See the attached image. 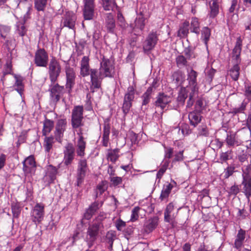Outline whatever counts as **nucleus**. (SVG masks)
Returning <instances> with one entry per match:
<instances>
[{"label": "nucleus", "mask_w": 251, "mask_h": 251, "mask_svg": "<svg viewBox=\"0 0 251 251\" xmlns=\"http://www.w3.org/2000/svg\"><path fill=\"white\" fill-rule=\"evenodd\" d=\"M243 40L241 36L238 37L231 52V63L233 67L229 70V75L231 78L237 81L240 75L239 65L241 62V53L242 49Z\"/></svg>", "instance_id": "nucleus-1"}, {"label": "nucleus", "mask_w": 251, "mask_h": 251, "mask_svg": "<svg viewBox=\"0 0 251 251\" xmlns=\"http://www.w3.org/2000/svg\"><path fill=\"white\" fill-rule=\"evenodd\" d=\"M103 228V223L98 219H95L89 225L87 229L85 241L89 248L94 245L97 240L102 234Z\"/></svg>", "instance_id": "nucleus-2"}, {"label": "nucleus", "mask_w": 251, "mask_h": 251, "mask_svg": "<svg viewBox=\"0 0 251 251\" xmlns=\"http://www.w3.org/2000/svg\"><path fill=\"white\" fill-rule=\"evenodd\" d=\"M48 65L50 80L51 84H54L62 72L61 63L55 57H53L50 59Z\"/></svg>", "instance_id": "nucleus-3"}, {"label": "nucleus", "mask_w": 251, "mask_h": 251, "mask_svg": "<svg viewBox=\"0 0 251 251\" xmlns=\"http://www.w3.org/2000/svg\"><path fill=\"white\" fill-rule=\"evenodd\" d=\"M135 89L132 86H130L127 88V91L124 96L122 106V111L125 116L129 112L132 105V101L135 98Z\"/></svg>", "instance_id": "nucleus-4"}, {"label": "nucleus", "mask_w": 251, "mask_h": 251, "mask_svg": "<svg viewBox=\"0 0 251 251\" xmlns=\"http://www.w3.org/2000/svg\"><path fill=\"white\" fill-rule=\"evenodd\" d=\"M34 64L39 67H46L49 64V55L44 48H38L34 54Z\"/></svg>", "instance_id": "nucleus-5"}, {"label": "nucleus", "mask_w": 251, "mask_h": 251, "mask_svg": "<svg viewBox=\"0 0 251 251\" xmlns=\"http://www.w3.org/2000/svg\"><path fill=\"white\" fill-rule=\"evenodd\" d=\"M77 20L76 15L72 11H68L62 17L60 26L61 28L67 27L74 31L75 30V24Z\"/></svg>", "instance_id": "nucleus-6"}, {"label": "nucleus", "mask_w": 251, "mask_h": 251, "mask_svg": "<svg viewBox=\"0 0 251 251\" xmlns=\"http://www.w3.org/2000/svg\"><path fill=\"white\" fill-rule=\"evenodd\" d=\"M83 17L85 20H91L95 16V0H83Z\"/></svg>", "instance_id": "nucleus-7"}, {"label": "nucleus", "mask_w": 251, "mask_h": 251, "mask_svg": "<svg viewBox=\"0 0 251 251\" xmlns=\"http://www.w3.org/2000/svg\"><path fill=\"white\" fill-rule=\"evenodd\" d=\"M88 169V166L87 160L85 158L80 159L78 162L76 170L77 186L80 185L83 183Z\"/></svg>", "instance_id": "nucleus-8"}, {"label": "nucleus", "mask_w": 251, "mask_h": 251, "mask_svg": "<svg viewBox=\"0 0 251 251\" xmlns=\"http://www.w3.org/2000/svg\"><path fill=\"white\" fill-rule=\"evenodd\" d=\"M158 36L157 31L152 30L149 33L143 43V48L145 52L150 51L154 49L158 40Z\"/></svg>", "instance_id": "nucleus-9"}, {"label": "nucleus", "mask_w": 251, "mask_h": 251, "mask_svg": "<svg viewBox=\"0 0 251 251\" xmlns=\"http://www.w3.org/2000/svg\"><path fill=\"white\" fill-rule=\"evenodd\" d=\"M63 163L66 166L71 165L75 158V148L71 143H67L63 150Z\"/></svg>", "instance_id": "nucleus-10"}, {"label": "nucleus", "mask_w": 251, "mask_h": 251, "mask_svg": "<svg viewBox=\"0 0 251 251\" xmlns=\"http://www.w3.org/2000/svg\"><path fill=\"white\" fill-rule=\"evenodd\" d=\"M65 71L66 77L65 87L68 93H70L75 84L76 74L74 68H72L69 64H67L65 66Z\"/></svg>", "instance_id": "nucleus-11"}, {"label": "nucleus", "mask_w": 251, "mask_h": 251, "mask_svg": "<svg viewBox=\"0 0 251 251\" xmlns=\"http://www.w3.org/2000/svg\"><path fill=\"white\" fill-rule=\"evenodd\" d=\"M114 66L112 62L105 56H103L100 62L99 68L100 74H102L104 77H112V71L114 70Z\"/></svg>", "instance_id": "nucleus-12"}, {"label": "nucleus", "mask_w": 251, "mask_h": 251, "mask_svg": "<svg viewBox=\"0 0 251 251\" xmlns=\"http://www.w3.org/2000/svg\"><path fill=\"white\" fill-rule=\"evenodd\" d=\"M67 125V121L65 118L58 119L56 122L54 135L55 140L59 143H61L62 141Z\"/></svg>", "instance_id": "nucleus-13"}, {"label": "nucleus", "mask_w": 251, "mask_h": 251, "mask_svg": "<svg viewBox=\"0 0 251 251\" xmlns=\"http://www.w3.org/2000/svg\"><path fill=\"white\" fill-rule=\"evenodd\" d=\"M100 73V70L98 71L97 69H91L89 71L90 81L95 89H99L101 87L102 81L104 78L102 74Z\"/></svg>", "instance_id": "nucleus-14"}, {"label": "nucleus", "mask_w": 251, "mask_h": 251, "mask_svg": "<svg viewBox=\"0 0 251 251\" xmlns=\"http://www.w3.org/2000/svg\"><path fill=\"white\" fill-rule=\"evenodd\" d=\"M84 109L82 105L74 106L71 115V125L78 126L83 122Z\"/></svg>", "instance_id": "nucleus-15"}, {"label": "nucleus", "mask_w": 251, "mask_h": 251, "mask_svg": "<svg viewBox=\"0 0 251 251\" xmlns=\"http://www.w3.org/2000/svg\"><path fill=\"white\" fill-rule=\"evenodd\" d=\"M164 214L165 222L170 223L173 226H174L176 224L175 219L177 215V211L175 212L174 204L173 202H170L167 205Z\"/></svg>", "instance_id": "nucleus-16"}, {"label": "nucleus", "mask_w": 251, "mask_h": 251, "mask_svg": "<svg viewBox=\"0 0 251 251\" xmlns=\"http://www.w3.org/2000/svg\"><path fill=\"white\" fill-rule=\"evenodd\" d=\"M171 101L172 98L170 96L164 93L160 92L156 97V100L154 101V104L156 107L160 108L163 111Z\"/></svg>", "instance_id": "nucleus-17"}, {"label": "nucleus", "mask_w": 251, "mask_h": 251, "mask_svg": "<svg viewBox=\"0 0 251 251\" xmlns=\"http://www.w3.org/2000/svg\"><path fill=\"white\" fill-rule=\"evenodd\" d=\"M44 204L42 203H37L34 206L32 217L33 221L34 222H40L44 218Z\"/></svg>", "instance_id": "nucleus-18"}, {"label": "nucleus", "mask_w": 251, "mask_h": 251, "mask_svg": "<svg viewBox=\"0 0 251 251\" xmlns=\"http://www.w3.org/2000/svg\"><path fill=\"white\" fill-rule=\"evenodd\" d=\"M222 0H210L209 1V12L208 15L211 19H214L219 14L222 6Z\"/></svg>", "instance_id": "nucleus-19"}, {"label": "nucleus", "mask_w": 251, "mask_h": 251, "mask_svg": "<svg viewBox=\"0 0 251 251\" xmlns=\"http://www.w3.org/2000/svg\"><path fill=\"white\" fill-rule=\"evenodd\" d=\"M52 85L53 86L50 89V96L52 100L57 102L63 94L64 87L60 86L58 83H54Z\"/></svg>", "instance_id": "nucleus-20"}, {"label": "nucleus", "mask_w": 251, "mask_h": 251, "mask_svg": "<svg viewBox=\"0 0 251 251\" xmlns=\"http://www.w3.org/2000/svg\"><path fill=\"white\" fill-rule=\"evenodd\" d=\"M187 80L189 82V86L187 87L188 90L190 89L193 92H198V87L197 86V77L198 74L193 69H191L188 72Z\"/></svg>", "instance_id": "nucleus-21"}, {"label": "nucleus", "mask_w": 251, "mask_h": 251, "mask_svg": "<svg viewBox=\"0 0 251 251\" xmlns=\"http://www.w3.org/2000/svg\"><path fill=\"white\" fill-rule=\"evenodd\" d=\"M23 170L25 173L27 174L34 171L36 168V162L34 157L30 155L27 157L23 162Z\"/></svg>", "instance_id": "nucleus-22"}, {"label": "nucleus", "mask_w": 251, "mask_h": 251, "mask_svg": "<svg viewBox=\"0 0 251 251\" xmlns=\"http://www.w3.org/2000/svg\"><path fill=\"white\" fill-rule=\"evenodd\" d=\"M158 225V219L156 217L151 218L144 224L143 230L144 233L149 234L156 228Z\"/></svg>", "instance_id": "nucleus-23"}, {"label": "nucleus", "mask_w": 251, "mask_h": 251, "mask_svg": "<svg viewBox=\"0 0 251 251\" xmlns=\"http://www.w3.org/2000/svg\"><path fill=\"white\" fill-rule=\"evenodd\" d=\"M100 208V203L98 201H95L92 203L85 210L83 215V219L89 220Z\"/></svg>", "instance_id": "nucleus-24"}, {"label": "nucleus", "mask_w": 251, "mask_h": 251, "mask_svg": "<svg viewBox=\"0 0 251 251\" xmlns=\"http://www.w3.org/2000/svg\"><path fill=\"white\" fill-rule=\"evenodd\" d=\"M90 59L87 56H84L80 61V75L83 77L89 75L90 71L89 65Z\"/></svg>", "instance_id": "nucleus-25"}, {"label": "nucleus", "mask_w": 251, "mask_h": 251, "mask_svg": "<svg viewBox=\"0 0 251 251\" xmlns=\"http://www.w3.org/2000/svg\"><path fill=\"white\" fill-rule=\"evenodd\" d=\"M110 128L111 127L109 123L104 124L101 142L102 146L104 147H107L109 144Z\"/></svg>", "instance_id": "nucleus-26"}, {"label": "nucleus", "mask_w": 251, "mask_h": 251, "mask_svg": "<svg viewBox=\"0 0 251 251\" xmlns=\"http://www.w3.org/2000/svg\"><path fill=\"white\" fill-rule=\"evenodd\" d=\"M201 112L194 110L190 112L188 114V119L190 122V124L196 127L201 120Z\"/></svg>", "instance_id": "nucleus-27"}, {"label": "nucleus", "mask_w": 251, "mask_h": 251, "mask_svg": "<svg viewBox=\"0 0 251 251\" xmlns=\"http://www.w3.org/2000/svg\"><path fill=\"white\" fill-rule=\"evenodd\" d=\"M86 142L84 137H78L76 143V153L78 156L83 157L85 154Z\"/></svg>", "instance_id": "nucleus-28"}, {"label": "nucleus", "mask_w": 251, "mask_h": 251, "mask_svg": "<svg viewBox=\"0 0 251 251\" xmlns=\"http://www.w3.org/2000/svg\"><path fill=\"white\" fill-rule=\"evenodd\" d=\"M105 25L108 32L111 33H114L116 27L115 21L113 15L111 13L106 14Z\"/></svg>", "instance_id": "nucleus-29"}, {"label": "nucleus", "mask_w": 251, "mask_h": 251, "mask_svg": "<svg viewBox=\"0 0 251 251\" xmlns=\"http://www.w3.org/2000/svg\"><path fill=\"white\" fill-rule=\"evenodd\" d=\"M14 77L15 79V82L13 85L14 89L22 96L24 90V84L23 83V78L17 75H14Z\"/></svg>", "instance_id": "nucleus-30"}, {"label": "nucleus", "mask_w": 251, "mask_h": 251, "mask_svg": "<svg viewBox=\"0 0 251 251\" xmlns=\"http://www.w3.org/2000/svg\"><path fill=\"white\" fill-rule=\"evenodd\" d=\"M145 26V18L143 15L141 13L135 19L134 21V25L133 29L136 31L137 29L141 31L143 30Z\"/></svg>", "instance_id": "nucleus-31"}, {"label": "nucleus", "mask_w": 251, "mask_h": 251, "mask_svg": "<svg viewBox=\"0 0 251 251\" xmlns=\"http://www.w3.org/2000/svg\"><path fill=\"white\" fill-rule=\"evenodd\" d=\"M187 89V88L185 87H181L180 89L176 99L178 105L183 106L184 104L185 100L188 97Z\"/></svg>", "instance_id": "nucleus-32"}, {"label": "nucleus", "mask_w": 251, "mask_h": 251, "mask_svg": "<svg viewBox=\"0 0 251 251\" xmlns=\"http://www.w3.org/2000/svg\"><path fill=\"white\" fill-rule=\"evenodd\" d=\"M190 23L188 21H184L180 26L177 32V36L180 38H185L189 34V26Z\"/></svg>", "instance_id": "nucleus-33"}, {"label": "nucleus", "mask_w": 251, "mask_h": 251, "mask_svg": "<svg viewBox=\"0 0 251 251\" xmlns=\"http://www.w3.org/2000/svg\"><path fill=\"white\" fill-rule=\"evenodd\" d=\"M54 126L53 121L45 118L43 122V128L42 129V135L46 136L52 130Z\"/></svg>", "instance_id": "nucleus-34"}, {"label": "nucleus", "mask_w": 251, "mask_h": 251, "mask_svg": "<svg viewBox=\"0 0 251 251\" xmlns=\"http://www.w3.org/2000/svg\"><path fill=\"white\" fill-rule=\"evenodd\" d=\"M173 188V185L171 184L167 183L164 185L163 189L161 191L159 199L163 201L166 199H167L171 193V192Z\"/></svg>", "instance_id": "nucleus-35"}, {"label": "nucleus", "mask_w": 251, "mask_h": 251, "mask_svg": "<svg viewBox=\"0 0 251 251\" xmlns=\"http://www.w3.org/2000/svg\"><path fill=\"white\" fill-rule=\"evenodd\" d=\"M73 129L76 132L78 137H84V134H86L88 131V127H84V123L82 122L78 126L71 125Z\"/></svg>", "instance_id": "nucleus-36"}, {"label": "nucleus", "mask_w": 251, "mask_h": 251, "mask_svg": "<svg viewBox=\"0 0 251 251\" xmlns=\"http://www.w3.org/2000/svg\"><path fill=\"white\" fill-rule=\"evenodd\" d=\"M102 5L105 11H113L114 8L119 9L116 0H101Z\"/></svg>", "instance_id": "nucleus-37"}, {"label": "nucleus", "mask_w": 251, "mask_h": 251, "mask_svg": "<svg viewBox=\"0 0 251 251\" xmlns=\"http://www.w3.org/2000/svg\"><path fill=\"white\" fill-rule=\"evenodd\" d=\"M120 149L116 148L115 149L108 150V151L107 154V159L108 160L110 161L113 163H115L119 157Z\"/></svg>", "instance_id": "nucleus-38"}, {"label": "nucleus", "mask_w": 251, "mask_h": 251, "mask_svg": "<svg viewBox=\"0 0 251 251\" xmlns=\"http://www.w3.org/2000/svg\"><path fill=\"white\" fill-rule=\"evenodd\" d=\"M54 139L55 137L52 136H45L44 140L43 147L46 152H50L52 149L53 145L55 143Z\"/></svg>", "instance_id": "nucleus-39"}, {"label": "nucleus", "mask_w": 251, "mask_h": 251, "mask_svg": "<svg viewBox=\"0 0 251 251\" xmlns=\"http://www.w3.org/2000/svg\"><path fill=\"white\" fill-rule=\"evenodd\" d=\"M153 91H152V87H149L146 91L141 96L142 100V106H146L148 105L151 100Z\"/></svg>", "instance_id": "nucleus-40"}, {"label": "nucleus", "mask_w": 251, "mask_h": 251, "mask_svg": "<svg viewBox=\"0 0 251 251\" xmlns=\"http://www.w3.org/2000/svg\"><path fill=\"white\" fill-rule=\"evenodd\" d=\"M211 36V30L207 26L202 27L201 30V39L203 41L206 48H208V42Z\"/></svg>", "instance_id": "nucleus-41"}, {"label": "nucleus", "mask_w": 251, "mask_h": 251, "mask_svg": "<svg viewBox=\"0 0 251 251\" xmlns=\"http://www.w3.org/2000/svg\"><path fill=\"white\" fill-rule=\"evenodd\" d=\"M190 29L191 32L194 33L197 35L200 34V23L197 18L193 17L192 18Z\"/></svg>", "instance_id": "nucleus-42"}, {"label": "nucleus", "mask_w": 251, "mask_h": 251, "mask_svg": "<svg viewBox=\"0 0 251 251\" xmlns=\"http://www.w3.org/2000/svg\"><path fill=\"white\" fill-rule=\"evenodd\" d=\"M226 141L229 147L238 146L240 145L236 139V134L231 132H230V134H227Z\"/></svg>", "instance_id": "nucleus-43"}, {"label": "nucleus", "mask_w": 251, "mask_h": 251, "mask_svg": "<svg viewBox=\"0 0 251 251\" xmlns=\"http://www.w3.org/2000/svg\"><path fill=\"white\" fill-rule=\"evenodd\" d=\"M107 189V182L101 181L97 186L96 189V199L101 195Z\"/></svg>", "instance_id": "nucleus-44"}, {"label": "nucleus", "mask_w": 251, "mask_h": 251, "mask_svg": "<svg viewBox=\"0 0 251 251\" xmlns=\"http://www.w3.org/2000/svg\"><path fill=\"white\" fill-rule=\"evenodd\" d=\"M187 58L183 55H179L176 58V66L180 69L183 68L188 66Z\"/></svg>", "instance_id": "nucleus-45"}, {"label": "nucleus", "mask_w": 251, "mask_h": 251, "mask_svg": "<svg viewBox=\"0 0 251 251\" xmlns=\"http://www.w3.org/2000/svg\"><path fill=\"white\" fill-rule=\"evenodd\" d=\"M242 184L244 185L243 190L245 195L248 199L251 196V178L248 180L244 179Z\"/></svg>", "instance_id": "nucleus-46"}, {"label": "nucleus", "mask_w": 251, "mask_h": 251, "mask_svg": "<svg viewBox=\"0 0 251 251\" xmlns=\"http://www.w3.org/2000/svg\"><path fill=\"white\" fill-rule=\"evenodd\" d=\"M27 29L25 25V22H19L16 25V32L19 36L23 37L26 34Z\"/></svg>", "instance_id": "nucleus-47"}, {"label": "nucleus", "mask_w": 251, "mask_h": 251, "mask_svg": "<svg viewBox=\"0 0 251 251\" xmlns=\"http://www.w3.org/2000/svg\"><path fill=\"white\" fill-rule=\"evenodd\" d=\"M47 3L48 0H34V8L38 11H44Z\"/></svg>", "instance_id": "nucleus-48"}, {"label": "nucleus", "mask_w": 251, "mask_h": 251, "mask_svg": "<svg viewBox=\"0 0 251 251\" xmlns=\"http://www.w3.org/2000/svg\"><path fill=\"white\" fill-rule=\"evenodd\" d=\"M11 210L14 218H18L21 211V207L19 202H13L11 203Z\"/></svg>", "instance_id": "nucleus-49"}, {"label": "nucleus", "mask_w": 251, "mask_h": 251, "mask_svg": "<svg viewBox=\"0 0 251 251\" xmlns=\"http://www.w3.org/2000/svg\"><path fill=\"white\" fill-rule=\"evenodd\" d=\"M247 102L243 101L239 107H234L231 109L230 113L233 115H236L239 113H243L246 109Z\"/></svg>", "instance_id": "nucleus-50"}, {"label": "nucleus", "mask_w": 251, "mask_h": 251, "mask_svg": "<svg viewBox=\"0 0 251 251\" xmlns=\"http://www.w3.org/2000/svg\"><path fill=\"white\" fill-rule=\"evenodd\" d=\"M48 173L49 176L51 180H53L56 178V176L58 173V168L52 166V165H50L48 167Z\"/></svg>", "instance_id": "nucleus-51"}, {"label": "nucleus", "mask_w": 251, "mask_h": 251, "mask_svg": "<svg viewBox=\"0 0 251 251\" xmlns=\"http://www.w3.org/2000/svg\"><path fill=\"white\" fill-rule=\"evenodd\" d=\"M170 163V161L166 160L164 161L163 164L162 165L161 167L159 169L156 174V177L158 179H160L166 171L167 170L169 165Z\"/></svg>", "instance_id": "nucleus-52"}, {"label": "nucleus", "mask_w": 251, "mask_h": 251, "mask_svg": "<svg viewBox=\"0 0 251 251\" xmlns=\"http://www.w3.org/2000/svg\"><path fill=\"white\" fill-rule=\"evenodd\" d=\"M184 151H180L177 152H175L174 158L172 160V163L175 164L177 162L182 161L184 159L183 155Z\"/></svg>", "instance_id": "nucleus-53"}, {"label": "nucleus", "mask_w": 251, "mask_h": 251, "mask_svg": "<svg viewBox=\"0 0 251 251\" xmlns=\"http://www.w3.org/2000/svg\"><path fill=\"white\" fill-rule=\"evenodd\" d=\"M12 64L11 60H7L4 66L3 75H6L12 73Z\"/></svg>", "instance_id": "nucleus-54"}, {"label": "nucleus", "mask_w": 251, "mask_h": 251, "mask_svg": "<svg viewBox=\"0 0 251 251\" xmlns=\"http://www.w3.org/2000/svg\"><path fill=\"white\" fill-rule=\"evenodd\" d=\"M116 238L115 232L112 230L108 231L105 236V241L107 244H113Z\"/></svg>", "instance_id": "nucleus-55"}, {"label": "nucleus", "mask_w": 251, "mask_h": 251, "mask_svg": "<svg viewBox=\"0 0 251 251\" xmlns=\"http://www.w3.org/2000/svg\"><path fill=\"white\" fill-rule=\"evenodd\" d=\"M164 153L165 161H170V159L172 158L173 156V154L174 153V149L171 147L165 148Z\"/></svg>", "instance_id": "nucleus-56"}, {"label": "nucleus", "mask_w": 251, "mask_h": 251, "mask_svg": "<svg viewBox=\"0 0 251 251\" xmlns=\"http://www.w3.org/2000/svg\"><path fill=\"white\" fill-rule=\"evenodd\" d=\"M235 168L234 166H228L225 169L224 172V177L225 178H228L230 176H232L234 172Z\"/></svg>", "instance_id": "nucleus-57"}, {"label": "nucleus", "mask_w": 251, "mask_h": 251, "mask_svg": "<svg viewBox=\"0 0 251 251\" xmlns=\"http://www.w3.org/2000/svg\"><path fill=\"white\" fill-rule=\"evenodd\" d=\"M183 53L185 56V57L187 58L188 60H190L192 57H195V54L192 50L191 47H188L184 49L183 50Z\"/></svg>", "instance_id": "nucleus-58"}, {"label": "nucleus", "mask_w": 251, "mask_h": 251, "mask_svg": "<svg viewBox=\"0 0 251 251\" xmlns=\"http://www.w3.org/2000/svg\"><path fill=\"white\" fill-rule=\"evenodd\" d=\"M244 95L248 100L251 101V83L245 84Z\"/></svg>", "instance_id": "nucleus-59"}, {"label": "nucleus", "mask_w": 251, "mask_h": 251, "mask_svg": "<svg viewBox=\"0 0 251 251\" xmlns=\"http://www.w3.org/2000/svg\"><path fill=\"white\" fill-rule=\"evenodd\" d=\"M116 9L118 10L117 20L119 23V25L122 27H125L126 26V21L125 18L122 12L120 11V8L119 7V9Z\"/></svg>", "instance_id": "nucleus-60"}, {"label": "nucleus", "mask_w": 251, "mask_h": 251, "mask_svg": "<svg viewBox=\"0 0 251 251\" xmlns=\"http://www.w3.org/2000/svg\"><path fill=\"white\" fill-rule=\"evenodd\" d=\"M198 92H193L191 91L189 95V99L187 102L186 108H191L194 102V97L195 95L197 94Z\"/></svg>", "instance_id": "nucleus-61"}, {"label": "nucleus", "mask_w": 251, "mask_h": 251, "mask_svg": "<svg viewBox=\"0 0 251 251\" xmlns=\"http://www.w3.org/2000/svg\"><path fill=\"white\" fill-rule=\"evenodd\" d=\"M139 210L140 208L138 206L135 207L132 210V213L130 218V221L131 222H135L138 219Z\"/></svg>", "instance_id": "nucleus-62"}, {"label": "nucleus", "mask_w": 251, "mask_h": 251, "mask_svg": "<svg viewBox=\"0 0 251 251\" xmlns=\"http://www.w3.org/2000/svg\"><path fill=\"white\" fill-rule=\"evenodd\" d=\"M110 182L112 186L116 187L122 183L123 178L122 177L120 176L111 177Z\"/></svg>", "instance_id": "nucleus-63"}, {"label": "nucleus", "mask_w": 251, "mask_h": 251, "mask_svg": "<svg viewBox=\"0 0 251 251\" xmlns=\"http://www.w3.org/2000/svg\"><path fill=\"white\" fill-rule=\"evenodd\" d=\"M231 151H227L225 152H222L220 155V162L223 163L226 162L230 159L229 154L231 153Z\"/></svg>", "instance_id": "nucleus-64"}]
</instances>
